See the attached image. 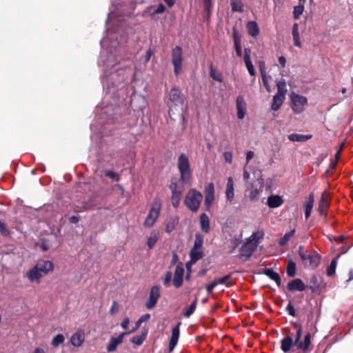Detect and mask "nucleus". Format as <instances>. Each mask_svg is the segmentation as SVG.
Here are the masks:
<instances>
[{
    "instance_id": "nucleus-1",
    "label": "nucleus",
    "mask_w": 353,
    "mask_h": 353,
    "mask_svg": "<svg viewBox=\"0 0 353 353\" xmlns=\"http://www.w3.org/2000/svg\"><path fill=\"white\" fill-rule=\"evenodd\" d=\"M126 42V37H121V41H114L110 42V49L106 51H102L99 57V64L103 65V76L102 78V84L104 88L107 89L108 92H114L117 83H112V86L110 85L109 71L114 67L120 61L118 57V52L121 51V46Z\"/></svg>"
},
{
    "instance_id": "nucleus-2",
    "label": "nucleus",
    "mask_w": 353,
    "mask_h": 353,
    "mask_svg": "<svg viewBox=\"0 0 353 353\" xmlns=\"http://www.w3.org/2000/svg\"><path fill=\"white\" fill-rule=\"evenodd\" d=\"M263 232H254L247 239V241L240 248V257L243 261L248 260L254 252L256 250L259 244V240L263 236Z\"/></svg>"
},
{
    "instance_id": "nucleus-3",
    "label": "nucleus",
    "mask_w": 353,
    "mask_h": 353,
    "mask_svg": "<svg viewBox=\"0 0 353 353\" xmlns=\"http://www.w3.org/2000/svg\"><path fill=\"white\" fill-rule=\"evenodd\" d=\"M177 167L180 173V180L183 183H188L191 176V170L189 159L185 154H181L178 158Z\"/></svg>"
},
{
    "instance_id": "nucleus-4",
    "label": "nucleus",
    "mask_w": 353,
    "mask_h": 353,
    "mask_svg": "<svg viewBox=\"0 0 353 353\" xmlns=\"http://www.w3.org/2000/svg\"><path fill=\"white\" fill-rule=\"evenodd\" d=\"M298 254L305 268L314 269L319 265L321 256L316 252L314 251L307 255L305 254L303 247L300 246L298 250Z\"/></svg>"
},
{
    "instance_id": "nucleus-5",
    "label": "nucleus",
    "mask_w": 353,
    "mask_h": 353,
    "mask_svg": "<svg viewBox=\"0 0 353 353\" xmlns=\"http://www.w3.org/2000/svg\"><path fill=\"white\" fill-rule=\"evenodd\" d=\"M203 199L202 194L195 189H191L188 191L184 203L186 207L192 212H196L199 208Z\"/></svg>"
},
{
    "instance_id": "nucleus-6",
    "label": "nucleus",
    "mask_w": 353,
    "mask_h": 353,
    "mask_svg": "<svg viewBox=\"0 0 353 353\" xmlns=\"http://www.w3.org/2000/svg\"><path fill=\"white\" fill-rule=\"evenodd\" d=\"M161 208V204L159 201L156 200L152 203L150 212L143 223L145 228H151L154 225L159 216Z\"/></svg>"
},
{
    "instance_id": "nucleus-7",
    "label": "nucleus",
    "mask_w": 353,
    "mask_h": 353,
    "mask_svg": "<svg viewBox=\"0 0 353 353\" xmlns=\"http://www.w3.org/2000/svg\"><path fill=\"white\" fill-rule=\"evenodd\" d=\"M296 333L294 341V345L298 349H300L304 352H307L309 350V347L311 344V334L310 333L305 334L304 336V341L302 342L300 341L302 334V327L301 325H296Z\"/></svg>"
},
{
    "instance_id": "nucleus-8",
    "label": "nucleus",
    "mask_w": 353,
    "mask_h": 353,
    "mask_svg": "<svg viewBox=\"0 0 353 353\" xmlns=\"http://www.w3.org/2000/svg\"><path fill=\"white\" fill-rule=\"evenodd\" d=\"M172 63L174 73L177 76L181 72L183 63V50L179 46H176L172 50Z\"/></svg>"
},
{
    "instance_id": "nucleus-9",
    "label": "nucleus",
    "mask_w": 353,
    "mask_h": 353,
    "mask_svg": "<svg viewBox=\"0 0 353 353\" xmlns=\"http://www.w3.org/2000/svg\"><path fill=\"white\" fill-rule=\"evenodd\" d=\"M291 100L292 108L296 114H300L304 111L305 107L307 104V99L305 97L298 94H292Z\"/></svg>"
},
{
    "instance_id": "nucleus-10",
    "label": "nucleus",
    "mask_w": 353,
    "mask_h": 353,
    "mask_svg": "<svg viewBox=\"0 0 353 353\" xmlns=\"http://www.w3.org/2000/svg\"><path fill=\"white\" fill-rule=\"evenodd\" d=\"M160 297V287L154 285L151 288L150 295L145 302V307L148 310L152 309L157 304Z\"/></svg>"
},
{
    "instance_id": "nucleus-11",
    "label": "nucleus",
    "mask_w": 353,
    "mask_h": 353,
    "mask_svg": "<svg viewBox=\"0 0 353 353\" xmlns=\"http://www.w3.org/2000/svg\"><path fill=\"white\" fill-rule=\"evenodd\" d=\"M134 332V330H130L128 332H125L121 334H120L117 337H111L110 339V341L108 343V345H107V350L108 352H114L116 350L117 346L122 343L123 341V338L125 335L130 334L131 333Z\"/></svg>"
},
{
    "instance_id": "nucleus-12",
    "label": "nucleus",
    "mask_w": 353,
    "mask_h": 353,
    "mask_svg": "<svg viewBox=\"0 0 353 353\" xmlns=\"http://www.w3.org/2000/svg\"><path fill=\"white\" fill-rule=\"evenodd\" d=\"M35 266L43 276L50 272H52L54 270L53 263L48 260H41L39 261Z\"/></svg>"
},
{
    "instance_id": "nucleus-13",
    "label": "nucleus",
    "mask_w": 353,
    "mask_h": 353,
    "mask_svg": "<svg viewBox=\"0 0 353 353\" xmlns=\"http://www.w3.org/2000/svg\"><path fill=\"white\" fill-rule=\"evenodd\" d=\"M183 275H184V268L182 265H178L174 271V278H173V285L176 288H180L183 284Z\"/></svg>"
},
{
    "instance_id": "nucleus-14",
    "label": "nucleus",
    "mask_w": 353,
    "mask_h": 353,
    "mask_svg": "<svg viewBox=\"0 0 353 353\" xmlns=\"http://www.w3.org/2000/svg\"><path fill=\"white\" fill-rule=\"evenodd\" d=\"M169 99L175 105H182L184 101V97L181 94L180 90L176 88L170 90Z\"/></svg>"
},
{
    "instance_id": "nucleus-15",
    "label": "nucleus",
    "mask_w": 353,
    "mask_h": 353,
    "mask_svg": "<svg viewBox=\"0 0 353 353\" xmlns=\"http://www.w3.org/2000/svg\"><path fill=\"white\" fill-rule=\"evenodd\" d=\"M225 197L227 201L231 203L234 198V183L233 179L230 176L227 179V184L225 188Z\"/></svg>"
},
{
    "instance_id": "nucleus-16",
    "label": "nucleus",
    "mask_w": 353,
    "mask_h": 353,
    "mask_svg": "<svg viewBox=\"0 0 353 353\" xmlns=\"http://www.w3.org/2000/svg\"><path fill=\"white\" fill-rule=\"evenodd\" d=\"M85 339V334L83 331L78 330L71 336L70 343L74 347H80Z\"/></svg>"
},
{
    "instance_id": "nucleus-17",
    "label": "nucleus",
    "mask_w": 353,
    "mask_h": 353,
    "mask_svg": "<svg viewBox=\"0 0 353 353\" xmlns=\"http://www.w3.org/2000/svg\"><path fill=\"white\" fill-rule=\"evenodd\" d=\"M288 289L290 291L294 292V291H299L302 292L305 290V285L300 279H295L288 283Z\"/></svg>"
},
{
    "instance_id": "nucleus-18",
    "label": "nucleus",
    "mask_w": 353,
    "mask_h": 353,
    "mask_svg": "<svg viewBox=\"0 0 353 353\" xmlns=\"http://www.w3.org/2000/svg\"><path fill=\"white\" fill-rule=\"evenodd\" d=\"M181 323H179L172 330V336L169 343V350L172 351L177 344L179 337V325Z\"/></svg>"
},
{
    "instance_id": "nucleus-19",
    "label": "nucleus",
    "mask_w": 353,
    "mask_h": 353,
    "mask_svg": "<svg viewBox=\"0 0 353 353\" xmlns=\"http://www.w3.org/2000/svg\"><path fill=\"white\" fill-rule=\"evenodd\" d=\"M329 208V203L327 201V196L326 192H324L322 193L321 199L319 203V212L320 214L326 216L327 210Z\"/></svg>"
},
{
    "instance_id": "nucleus-20",
    "label": "nucleus",
    "mask_w": 353,
    "mask_h": 353,
    "mask_svg": "<svg viewBox=\"0 0 353 353\" xmlns=\"http://www.w3.org/2000/svg\"><path fill=\"white\" fill-rule=\"evenodd\" d=\"M237 117L239 119H243L245 117V101L242 96H238L236 100Z\"/></svg>"
},
{
    "instance_id": "nucleus-21",
    "label": "nucleus",
    "mask_w": 353,
    "mask_h": 353,
    "mask_svg": "<svg viewBox=\"0 0 353 353\" xmlns=\"http://www.w3.org/2000/svg\"><path fill=\"white\" fill-rule=\"evenodd\" d=\"M26 276L30 281H37V283H39L40 279L44 276L35 265L28 270Z\"/></svg>"
},
{
    "instance_id": "nucleus-22",
    "label": "nucleus",
    "mask_w": 353,
    "mask_h": 353,
    "mask_svg": "<svg viewBox=\"0 0 353 353\" xmlns=\"http://www.w3.org/2000/svg\"><path fill=\"white\" fill-rule=\"evenodd\" d=\"M314 195L312 194H310V196L305 199L304 202V208H305V219H307L311 214L312 210L314 206Z\"/></svg>"
},
{
    "instance_id": "nucleus-23",
    "label": "nucleus",
    "mask_w": 353,
    "mask_h": 353,
    "mask_svg": "<svg viewBox=\"0 0 353 353\" xmlns=\"http://www.w3.org/2000/svg\"><path fill=\"white\" fill-rule=\"evenodd\" d=\"M283 203L281 196L279 195H271L268 198L267 204L270 208H276L281 206Z\"/></svg>"
},
{
    "instance_id": "nucleus-24",
    "label": "nucleus",
    "mask_w": 353,
    "mask_h": 353,
    "mask_svg": "<svg viewBox=\"0 0 353 353\" xmlns=\"http://www.w3.org/2000/svg\"><path fill=\"white\" fill-rule=\"evenodd\" d=\"M312 137V134H301L296 133H292L288 136V139L292 142H305Z\"/></svg>"
},
{
    "instance_id": "nucleus-25",
    "label": "nucleus",
    "mask_w": 353,
    "mask_h": 353,
    "mask_svg": "<svg viewBox=\"0 0 353 353\" xmlns=\"http://www.w3.org/2000/svg\"><path fill=\"white\" fill-rule=\"evenodd\" d=\"M285 99V95L276 94L273 97V103L271 106L272 110L274 111L278 110L283 103Z\"/></svg>"
},
{
    "instance_id": "nucleus-26",
    "label": "nucleus",
    "mask_w": 353,
    "mask_h": 353,
    "mask_svg": "<svg viewBox=\"0 0 353 353\" xmlns=\"http://www.w3.org/2000/svg\"><path fill=\"white\" fill-rule=\"evenodd\" d=\"M200 226L204 233H208L210 230V221L208 215L202 213L200 216Z\"/></svg>"
},
{
    "instance_id": "nucleus-27",
    "label": "nucleus",
    "mask_w": 353,
    "mask_h": 353,
    "mask_svg": "<svg viewBox=\"0 0 353 353\" xmlns=\"http://www.w3.org/2000/svg\"><path fill=\"white\" fill-rule=\"evenodd\" d=\"M264 273L270 279L273 280L278 286L281 285V279L277 272H274L272 268H268L264 271Z\"/></svg>"
},
{
    "instance_id": "nucleus-28",
    "label": "nucleus",
    "mask_w": 353,
    "mask_h": 353,
    "mask_svg": "<svg viewBox=\"0 0 353 353\" xmlns=\"http://www.w3.org/2000/svg\"><path fill=\"white\" fill-rule=\"evenodd\" d=\"M293 345V339L290 336H285L281 341V348L284 352H289Z\"/></svg>"
},
{
    "instance_id": "nucleus-29",
    "label": "nucleus",
    "mask_w": 353,
    "mask_h": 353,
    "mask_svg": "<svg viewBox=\"0 0 353 353\" xmlns=\"http://www.w3.org/2000/svg\"><path fill=\"white\" fill-rule=\"evenodd\" d=\"M204 256L201 250L191 249L190 252V263H195Z\"/></svg>"
},
{
    "instance_id": "nucleus-30",
    "label": "nucleus",
    "mask_w": 353,
    "mask_h": 353,
    "mask_svg": "<svg viewBox=\"0 0 353 353\" xmlns=\"http://www.w3.org/2000/svg\"><path fill=\"white\" fill-rule=\"evenodd\" d=\"M247 29L249 34L252 37H255L259 34V29L256 22L255 21H249L247 23Z\"/></svg>"
},
{
    "instance_id": "nucleus-31",
    "label": "nucleus",
    "mask_w": 353,
    "mask_h": 353,
    "mask_svg": "<svg viewBox=\"0 0 353 353\" xmlns=\"http://www.w3.org/2000/svg\"><path fill=\"white\" fill-rule=\"evenodd\" d=\"M292 34L294 46L296 47L301 48V43L300 41L299 32V26L297 23H294V25L292 26Z\"/></svg>"
},
{
    "instance_id": "nucleus-32",
    "label": "nucleus",
    "mask_w": 353,
    "mask_h": 353,
    "mask_svg": "<svg viewBox=\"0 0 353 353\" xmlns=\"http://www.w3.org/2000/svg\"><path fill=\"white\" fill-rule=\"evenodd\" d=\"M296 263L292 260H288L286 272L289 277H294L296 275Z\"/></svg>"
},
{
    "instance_id": "nucleus-33",
    "label": "nucleus",
    "mask_w": 353,
    "mask_h": 353,
    "mask_svg": "<svg viewBox=\"0 0 353 353\" xmlns=\"http://www.w3.org/2000/svg\"><path fill=\"white\" fill-rule=\"evenodd\" d=\"M179 223V219L177 217H170L166 223L165 231L168 233L174 230L176 225Z\"/></svg>"
},
{
    "instance_id": "nucleus-34",
    "label": "nucleus",
    "mask_w": 353,
    "mask_h": 353,
    "mask_svg": "<svg viewBox=\"0 0 353 353\" xmlns=\"http://www.w3.org/2000/svg\"><path fill=\"white\" fill-rule=\"evenodd\" d=\"M234 46H235V50L236 55L239 57L242 56V48H241V38L238 35L236 32H234Z\"/></svg>"
},
{
    "instance_id": "nucleus-35",
    "label": "nucleus",
    "mask_w": 353,
    "mask_h": 353,
    "mask_svg": "<svg viewBox=\"0 0 353 353\" xmlns=\"http://www.w3.org/2000/svg\"><path fill=\"white\" fill-rule=\"evenodd\" d=\"M276 87L277 92L276 94H283L285 96L288 90L286 86V81L284 79H281L277 82Z\"/></svg>"
},
{
    "instance_id": "nucleus-36",
    "label": "nucleus",
    "mask_w": 353,
    "mask_h": 353,
    "mask_svg": "<svg viewBox=\"0 0 353 353\" xmlns=\"http://www.w3.org/2000/svg\"><path fill=\"white\" fill-rule=\"evenodd\" d=\"M203 243V236L200 233L195 234V240L192 249L201 250Z\"/></svg>"
},
{
    "instance_id": "nucleus-37",
    "label": "nucleus",
    "mask_w": 353,
    "mask_h": 353,
    "mask_svg": "<svg viewBox=\"0 0 353 353\" xmlns=\"http://www.w3.org/2000/svg\"><path fill=\"white\" fill-rule=\"evenodd\" d=\"M231 8L233 12H242L243 4L241 0H231Z\"/></svg>"
},
{
    "instance_id": "nucleus-38",
    "label": "nucleus",
    "mask_w": 353,
    "mask_h": 353,
    "mask_svg": "<svg viewBox=\"0 0 353 353\" xmlns=\"http://www.w3.org/2000/svg\"><path fill=\"white\" fill-rule=\"evenodd\" d=\"M181 191L180 190H173V193H172V205L174 208H177L180 200H181Z\"/></svg>"
},
{
    "instance_id": "nucleus-39",
    "label": "nucleus",
    "mask_w": 353,
    "mask_h": 353,
    "mask_svg": "<svg viewBox=\"0 0 353 353\" xmlns=\"http://www.w3.org/2000/svg\"><path fill=\"white\" fill-rule=\"evenodd\" d=\"M304 3L305 1L300 2V4L294 6L293 10L294 18L295 19H299L300 16L303 14L304 11Z\"/></svg>"
},
{
    "instance_id": "nucleus-40",
    "label": "nucleus",
    "mask_w": 353,
    "mask_h": 353,
    "mask_svg": "<svg viewBox=\"0 0 353 353\" xmlns=\"http://www.w3.org/2000/svg\"><path fill=\"white\" fill-rule=\"evenodd\" d=\"M337 261H338V258H334L332 260L330 264L329 265V266L327 269V275L328 276H332L335 274Z\"/></svg>"
},
{
    "instance_id": "nucleus-41",
    "label": "nucleus",
    "mask_w": 353,
    "mask_h": 353,
    "mask_svg": "<svg viewBox=\"0 0 353 353\" xmlns=\"http://www.w3.org/2000/svg\"><path fill=\"white\" fill-rule=\"evenodd\" d=\"M294 232L295 229H293L291 231L286 232L284 234V236L279 239V244L281 246L285 245L288 242L290 239L294 235Z\"/></svg>"
},
{
    "instance_id": "nucleus-42",
    "label": "nucleus",
    "mask_w": 353,
    "mask_h": 353,
    "mask_svg": "<svg viewBox=\"0 0 353 353\" xmlns=\"http://www.w3.org/2000/svg\"><path fill=\"white\" fill-rule=\"evenodd\" d=\"M210 76L212 79L214 80L221 82L223 81V77L221 73L217 72L216 70H214L212 67V65H210Z\"/></svg>"
},
{
    "instance_id": "nucleus-43",
    "label": "nucleus",
    "mask_w": 353,
    "mask_h": 353,
    "mask_svg": "<svg viewBox=\"0 0 353 353\" xmlns=\"http://www.w3.org/2000/svg\"><path fill=\"white\" fill-rule=\"evenodd\" d=\"M158 239H159V236H158V234L157 232H151V234L148 239V243H147L149 248L151 249L155 245L157 241H158Z\"/></svg>"
},
{
    "instance_id": "nucleus-44",
    "label": "nucleus",
    "mask_w": 353,
    "mask_h": 353,
    "mask_svg": "<svg viewBox=\"0 0 353 353\" xmlns=\"http://www.w3.org/2000/svg\"><path fill=\"white\" fill-rule=\"evenodd\" d=\"M197 303V298L196 297L194 301L191 303L189 307L184 312L183 315L185 317H190L195 311Z\"/></svg>"
},
{
    "instance_id": "nucleus-45",
    "label": "nucleus",
    "mask_w": 353,
    "mask_h": 353,
    "mask_svg": "<svg viewBox=\"0 0 353 353\" xmlns=\"http://www.w3.org/2000/svg\"><path fill=\"white\" fill-rule=\"evenodd\" d=\"M64 341L65 336L61 334H59L52 339L51 344L53 347H57L60 344L63 343Z\"/></svg>"
},
{
    "instance_id": "nucleus-46",
    "label": "nucleus",
    "mask_w": 353,
    "mask_h": 353,
    "mask_svg": "<svg viewBox=\"0 0 353 353\" xmlns=\"http://www.w3.org/2000/svg\"><path fill=\"white\" fill-rule=\"evenodd\" d=\"M260 194L261 191L259 190L252 188L250 190L248 196L251 201H255L259 199Z\"/></svg>"
},
{
    "instance_id": "nucleus-47",
    "label": "nucleus",
    "mask_w": 353,
    "mask_h": 353,
    "mask_svg": "<svg viewBox=\"0 0 353 353\" xmlns=\"http://www.w3.org/2000/svg\"><path fill=\"white\" fill-rule=\"evenodd\" d=\"M241 240L239 238H233L230 241V244L228 247V252L232 253L234 250L240 245Z\"/></svg>"
},
{
    "instance_id": "nucleus-48",
    "label": "nucleus",
    "mask_w": 353,
    "mask_h": 353,
    "mask_svg": "<svg viewBox=\"0 0 353 353\" xmlns=\"http://www.w3.org/2000/svg\"><path fill=\"white\" fill-rule=\"evenodd\" d=\"M150 318V314H145L142 315L136 322L135 323V327L132 329V330H134V332L137 330L141 325L142 323L149 320Z\"/></svg>"
},
{
    "instance_id": "nucleus-49",
    "label": "nucleus",
    "mask_w": 353,
    "mask_h": 353,
    "mask_svg": "<svg viewBox=\"0 0 353 353\" xmlns=\"http://www.w3.org/2000/svg\"><path fill=\"white\" fill-rule=\"evenodd\" d=\"M145 339V334L141 336H135L131 339V342L137 345H141Z\"/></svg>"
},
{
    "instance_id": "nucleus-50",
    "label": "nucleus",
    "mask_w": 353,
    "mask_h": 353,
    "mask_svg": "<svg viewBox=\"0 0 353 353\" xmlns=\"http://www.w3.org/2000/svg\"><path fill=\"white\" fill-rule=\"evenodd\" d=\"M244 61H245V66H246V68L248 69V71L249 74L251 76H254L255 75V70H254V66H253V64L252 63L251 59L250 60Z\"/></svg>"
},
{
    "instance_id": "nucleus-51",
    "label": "nucleus",
    "mask_w": 353,
    "mask_h": 353,
    "mask_svg": "<svg viewBox=\"0 0 353 353\" xmlns=\"http://www.w3.org/2000/svg\"><path fill=\"white\" fill-rule=\"evenodd\" d=\"M230 274H228L219 279H217V280H215V282L216 283V285H219V284H221V285H225V286H230L228 281H229V279H230Z\"/></svg>"
},
{
    "instance_id": "nucleus-52",
    "label": "nucleus",
    "mask_w": 353,
    "mask_h": 353,
    "mask_svg": "<svg viewBox=\"0 0 353 353\" xmlns=\"http://www.w3.org/2000/svg\"><path fill=\"white\" fill-rule=\"evenodd\" d=\"M105 175L109 178L112 179L113 180L116 181H119L120 180V176L116 172L111 171V170H106L105 172Z\"/></svg>"
},
{
    "instance_id": "nucleus-53",
    "label": "nucleus",
    "mask_w": 353,
    "mask_h": 353,
    "mask_svg": "<svg viewBox=\"0 0 353 353\" xmlns=\"http://www.w3.org/2000/svg\"><path fill=\"white\" fill-rule=\"evenodd\" d=\"M214 199V195H205L204 204L207 209H208L212 204Z\"/></svg>"
},
{
    "instance_id": "nucleus-54",
    "label": "nucleus",
    "mask_w": 353,
    "mask_h": 353,
    "mask_svg": "<svg viewBox=\"0 0 353 353\" xmlns=\"http://www.w3.org/2000/svg\"><path fill=\"white\" fill-rule=\"evenodd\" d=\"M214 199V195H205L204 204L207 209H208L212 204Z\"/></svg>"
},
{
    "instance_id": "nucleus-55",
    "label": "nucleus",
    "mask_w": 353,
    "mask_h": 353,
    "mask_svg": "<svg viewBox=\"0 0 353 353\" xmlns=\"http://www.w3.org/2000/svg\"><path fill=\"white\" fill-rule=\"evenodd\" d=\"M172 273L170 271H168L165 273V276L163 279V284L165 286H168L172 280Z\"/></svg>"
},
{
    "instance_id": "nucleus-56",
    "label": "nucleus",
    "mask_w": 353,
    "mask_h": 353,
    "mask_svg": "<svg viewBox=\"0 0 353 353\" xmlns=\"http://www.w3.org/2000/svg\"><path fill=\"white\" fill-rule=\"evenodd\" d=\"M205 195H214V187L212 183H210L205 188Z\"/></svg>"
},
{
    "instance_id": "nucleus-57",
    "label": "nucleus",
    "mask_w": 353,
    "mask_h": 353,
    "mask_svg": "<svg viewBox=\"0 0 353 353\" xmlns=\"http://www.w3.org/2000/svg\"><path fill=\"white\" fill-rule=\"evenodd\" d=\"M0 234L4 236H8L10 234V232L7 229L6 225L1 221H0Z\"/></svg>"
},
{
    "instance_id": "nucleus-58",
    "label": "nucleus",
    "mask_w": 353,
    "mask_h": 353,
    "mask_svg": "<svg viewBox=\"0 0 353 353\" xmlns=\"http://www.w3.org/2000/svg\"><path fill=\"white\" fill-rule=\"evenodd\" d=\"M261 78H262V81H263V84L264 87L265 88L267 91L268 92H270L271 91V88L268 83L267 74H263V76H261Z\"/></svg>"
},
{
    "instance_id": "nucleus-59",
    "label": "nucleus",
    "mask_w": 353,
    "mask_h": 353,
    "mask_svg": "<svg viewBox=\"0 0 353 353\" xmlns=\"http://www.w3.org/2000/svg\"><path fill=\"white\" fill-rule=\"evenodd\" d=\"M286 311L288 312L289 315L294 316V317L296 316V312H295L294 307L292 305V304L291 303V302H290L288 304V305L286 307Z\"/></svg>"
},
{
    "instance_id": "nucleus-60",
    "label": "nucleus",
    "mask_w": 353,
    "mask_h": 353,
    "mask_svg": "<svg viewBox=\"0 0 353 353\" xmlns=\"http://www.w3.org/2000/svg\"><path fill=\"white\" fill-rule=\"evenodd\" d=\"M211 8V0H204V10L208 13V14H210Z\"/></svg>"
},
{
    "instance_id": "nucleus-61",
    "label": "nucleus",
    "mask_w": 353,
    "mask_h": 353,
    "mask_svg": "<svg viewBox=\"0 0 353 353\" xmlns=\"http://www.w3.org/2000/svg\"><path fill=\"white\" fill-rule=\"evenodd\" d=\"M216 283L215 282V281H212V283L208 284L206 286H205V290L207 291V292L208 294H210L213 289L216 286Z\"/></svg>"
},
{
    "instance_id": "nucleus-62",
    "label": "nucleus",
    "mask_w": 353,
    "mask_h": 353,
    "mask_svg": "<svg viewBox=\"0 0 353 353\" xmlns=\"http://www.w3.org/2000/svg\"><path fill=\"white\" fill-rule=\"evenodd\" d=\"M165 7L164 6V5L163 3H159L157 6V9L154 11L153 14H161L165 11Z\"/></svg>"
},
{
    "instance_id": "nucleus-63",
    "label": "nucleus",
    "mask_w": 353,
    "mask_h": 353,
    "mask_svg": "<svg viewBox=\"0 0 353 353\" xmlns=\"http://www.w3.org/2000/svg\"><path fill=\"white\" fill-rule=\"evenodd\" d=\"M224 159L226 162L229 163H232V154L230 152H225L224 153Z\"/></svg>"
},
{
    "instance_id": "nucleus-64",
    "label": "nucleus",
    "mask_w": 353,
    "mask_h": 353,
    "mask_svg": "<svg viewBox=\"0 0 353 353\" xmlns=\"http://www.w3.org/2000/svg\"><path fill=\"white\" fill-rule=\"evenodd\" d=\"M251 52H252V51H251L250 48H245V50H244V61L251 59V57H250Z\"/></svg>"
}]
</instances>
